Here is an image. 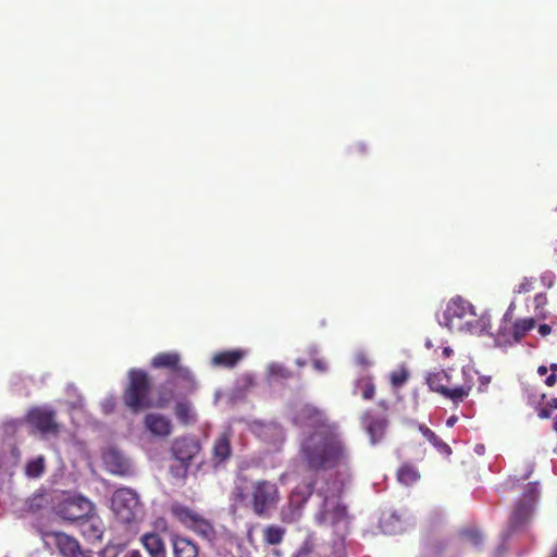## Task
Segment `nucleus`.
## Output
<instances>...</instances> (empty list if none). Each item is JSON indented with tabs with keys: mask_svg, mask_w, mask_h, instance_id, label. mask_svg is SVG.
I'll use <instances>...</instances> for the list:
<instances>
[{
	"mask_svg": "<svg viewBox=\"0 0 557 557\" xmlns=\"http://www.w3.org/2000/svg\"><path fill=\"white\" fill-rule=\"evenodd\" d=\"M82 535L88 541H99L104 532V524L96 510L89 512L77 523Z\"/></svg>",
	"mask_w": 557,
	"mask_h": 557,
	"instance_id": "obj_14",
	"label": "nucleus"
},
{
	"mask_svg": "<svg viewBox=\"0 0 557 557\" xmlns=\"http://www.w3.org/2000/svg\"><path fill=\"white\" fill-rule=\"evenodd\" d=\"M531 510H532L531 504H525V503L521 502L516 507V509L510 518V522H509L510 528L512 530H516L519 527H521L527 521L529 516L531 515Z\"/></svg>",
	"mask_w": 557,
	"mask_h": 557,
	"instance_id": "obj_26",
	"label": "nucleus"
},
{
	"mask_svg": "<svg viewBox=\"0 0 557 557\" xmlns=\"http://www.w3.org/2000/svg\"><path fill=\"white\" fill-rule=\"evenodd\" d=\"M533 282L530 278L524 277L519 285L515 288L516 293H528L532 289Z\"/></svg>",
	"mask_w": 557,
	"mask_h": 557,
	"instance_id": "obj_37",
	"label": "nucleus"
},
{
	"mask_svg": "<svg viewBox=\"0 0 557 557\" xmlns=\"http://www.w3.org/2000/svg\"><path fill=\"white\" fill-rule=\"evenodd\" d=\"M398 481L405 485H410L418 481L419 472L411 466H403L398 470Z\"/></svg>",
	"mask_w": 557,
	"mask_h": 557,
	"instance_id": "obj_29",
	"label": "nucleus"
},
{
	"mask_svg": "<svg viewBox=\"0 0 557 557\" xmlns=\"http://www.w3.org/2000/svg\"><path fill=\"white\" fill-rule=\"evenodd\" d=\"M27 422L41 434H57L59 424L55 421V412L49 406L36 407L28 411Z\"/></svg>",
	"mask_w": 557,
	"mask_h": 557,
	"instance_id": "obj_11",
	"label": "nucleus"
},
{
	"mask_svg": "<svg viewBox=\"0 0 557 557\" xmlns=\"http://www.w3.org/2000/svg\"><path fill=\"white\" fill-rule=\"evenodd\" d=\"M362 424L370 436L371 443L374 445L379 443L386 431L387 421L384 418H374L367 412L362 418Z\"/></svg>",
	"mask_w": 557,
	"mask_h": 557,
	"instance_id": "obj_16",
	"label": "nucleus"
},
{
	"mask_svg": "<svg viewBox=\"0 0 557 557\" xmlns=\"http://www.w3.org/2000/svg\"><path fill=\"white\" fill-rule=\"evenodd\" d=\"M404 516L394 512L387 518L381 520V527L385 533L396 534L403 532L406 528L404 525Z\"/></svg>",
	"mask_w": 557,
	"mask_h": 557,
	"instance_id": "obj_24",
	"label": "nucleus"
},
{
	"mask_svg": "<svg viewBox=\"0 0 557 557\" xmlns=\"http://www.w3.org/2000/svg\"><path fill=\"white\" fill-rule=\"evenodd\" d=\"M294 422L317 429L301 444V456L308 467L314 470L333 469L341 476L339 480L326 481L318 488L321 505L315 520L320 525L344 530L348 524V515L341 502V494L346 480L351 475L350 450L337 426L327 423L324 412L318 408L302 406L295 414Z\"/></svg>",
	"mask_w": 557,
	"mask_h": 557,
	"instance_id": "obj_1",
	"label": "nucleus"
},
{
	"mask_svg": "<svg viewBox=\"0 0 557 557\" xmlns=\"http://www.w3.org/2000/svg\"><path fill=\"white\" fill-rule=\"evenodd\" d=\"M550 370H552L553 372H556V371H557V363H552V364H550Z\"/></svg>",
	"mask_w": 557,
	"mask_h": 557,
	"instance_id": "obj_54",
	"label": "nucleus"
},
{
	"mask_svg": "<svg viewBox=\"0 0 557 557\" xmlns=\"http://www.w3.org/2000/svg\"><path fill=\"white\" fill-rule=\"evenodd\" d=\"M46 469V460L44 456H37L28 460L25 465V474L29 479L40 478Z\"/></svg>",
	"mask_w": 557,
	"mask_h": 557,
	"instance_id": "obj_27",
	"label": "nucleus"
},
{
	"mask_svg": "<svg viewBox=\"0 0 557 557\" xmlns=\"http://www.w3.org/2000/svg\"><path fill=\"white\" fill-rule=\"evenodd\" d=\"M128 375L129 386L125 391L124 401L134 411L152 406L163 408L170 401L172 395L169 397H160L156 404L151 403L148 397L149 382L144 371L131 370Z\"/></svg>",
	"mask_w": 557,
	"mask_h": 557,
	"instance_id": "obj_3",
	"label": "nucleus"
},
{
	"mask_svg": "<svg viewBox=\"0 0 557 557\" xmlns=\"http://www.w3.org/2000/svg\"><path fill=\"white\" fill-rule=\"evenodd\" d=\"M200 445L194 437H180L172 444V453L181 462L190 461L199 451Z\"/></svg>",
	"mask_w": 557,
	"mask_h": 557,
	"instance_id": "obj_15",
	"label": "nucleus"
},
{
	"mask_svg": "<svg viewBox=\"0 0 557 557\" xmlns=\"http://www.w3.org/2000/svg\"><path fill=\"white\" fill-rule=\"evenodd\" d=\"M181 357L177 352H161L153 357L151 364L153 368H166L171 370V380L169 384L176 386L185 392H193L196 388V382L191 372L180 364Z\"/></svg>",
	"mask_w": 557,
	"mask_h": 557,
	"instance_id": "obj_6",
	"label": "nucleus"
},
{
	"mask_svg": "<svg viewBox=\"0 0 557 557\" xmlns=\"http://www.w3.org/2000/svg\"><path fill=\"white\" fill-rule=\"evenodd\" d=\"M245 354V350L242 349L222 351L212 357V364L216 367H234Z\"/></svg>",
	"mask_w": 557,
	"mask_h": 557,
	"instance_id": "obj_20",
	"label": "nucleus"
},
{
	"mask_svg": "<svg viewBox=\"0 0 557 557\" xmlns=\"http://www.w3.org/2000/svg\"><path fill=\"white\" fill-rule=\"evenodd\" d=\"M311 494V484L297 486L289 496L288 505L283 507L281 511L282 521L286 523L296 522L301 517L302 508Z\"/></svg>",
	"mask_w": 557,
	"mask_h": 557,
	"instance_id": "obj_9",
	"label": "nucleus"
},
{
	"mask_svg": "<svg viewBox=\"0 0 557 557\" xmlns=\"http://www.w3.org/2000/svg\"><path fill=\"white\" fill-rule=\"evenodd\" d=\"M123 557H141V554L139 550L133 549L127 552Z\"/></svg>",
	"mask_w": 557,
	"mask_h": 557,
	"instance_id": "obj_46",
	"label": "nucleus"
},
{
	"mask_svg": "<svg viewBox=\"0 0 557 557\" xmlns=\"http://www.w3.org/2000/svg\"><path fill=\"white\" fill-rule=\"evenodd\" d=\"M357 362L360 364H368V361L366 359V356L363 354H359L357 356Z\"/></svg>",
	"mask_w": 557,
	"mask_h": 557,
	"instance_id": "obj_48",
	"label": "nucleus"
},
{
	"mask_svg": "<svg viewBox=\"0 0 557 557\" xmlns=\"http://www.w3.org/2000/svg\"><path fill=\"white\" fill-rule=\"evenodd\" d=\"M140 541L150 557H166L164 543L158 534H144Z\"/></svg>",
	"mask_w": 557,
	"mask_h": 557,
	"instance_id": "obj_19",
	"label": "nucleus"
},
{
	"mask_svg": "<svg viewBox=\"0 0 557 557\" xmlns=\"http://www.w3.org/2000/svg\"><path fill=\"white\" fill-rule=\"evenodd\" d=\"M332 554L333 557H345L344 542L342 539L334 543Z\"/></svg>",
	"mask_w": 557,
	"mask_h": 557,
	"instance_id": "obj_38",
	"label": "nucleus"
},
{
	"mask_svg": "<svg viewBox=\"0 0 557 557\" xmlns=\"http://www.w3.org/2000/svg\"><path fill=\"white\" fill-rule=\"evenodd\" d=\"M235 500H245L246 496L244 495L243 491L240 488H236L234 492Z\"/></svg>",
	"mask_w": 557,
	"mask_h": 557,
	"instance_id": "obj_44",
	"label": "nucleus"
},
{
	"mask_svg": "<svg viewBox=\"0 0 557 557\" xmlns=\"http://www.w3.org/2000/svg\"><path fill=\"white\" fill-rule=\"evenodd\" d=\"M171 512L183 524L194 530L201 536L210 539L213 535V528L210 524V522L203 519L200 515H198L190 508L180 504H174L171 507Z\"/></svg>",
	"mask_w": 557,
	"mask_h": 557,
	"instance_id": "obj_8",
	"label": "nucleus"
},
{
	"mask_svg": "<svg viewBox=\"0 0 557 557\" xmlns=\"http://www.w3.org/2000/svg\"><path fill=\"white\" fill-rule=\"evenodd\" d=\"M361 392L364 399H371L374 395V384L370 379L363 377L356 382L354 393Z\"/></svg>",
	"mask_w": 557,
	"mask_h": 557,
	"instance_id": "obj_31",
	"label": "nucleus"
},
{
	"mask_svg": "<svg viewBox=\"0 0 557 557\" xmlns=\"http://www.w3.org/2000/svg\"><path fill=\"white\" fill-rule=\"evenodd\" d=\"M95 510V505L82 495H64L54 505V512L64 521L78 523L89 512Z\"/></svg>",
	"mask_w": 557,
	"mask_h": 557,
	"instance_id": "obj_7",
	"label": "nucleus"
},
{
	"mask_svg": "<svg viewBox=\"0 0 557 557\" xmlns=\"http://www.w3.org/2000/svg\"><path fill=\"white\" fill-rule=\"evenodd\" d=\"M451 352H453L451 348H449V347L444 348L443 354H444L446 357H449V356L451 355Z\"/></svg>",
	"mask_w": 557,
	"mask_h": 557,
	"instance_id": "obj_51",
	"label": "nucleus"
},
{
	"mask_svg": "<svg viewBox=\"0 0 557 557\" xmlns=\"http://www.w3.org/2000/svg\"><path fill=\"white\" fill-rule=\"evenodd\" d=\"M554 429H555V431L557 432V417H556V419H555Z\"/></svg>",
	"mask_w": 557,
	"mask_h": 557,
	"instance_id": "obj_56",
	"label": "nucleus"
},
{
	"mask_svg": "<svg viewBox=\"0 0 557 557\" xmlns=\"http://www.w3.org/2000/svg\"><path fill=\"white\" fill-rule=\"evenodd\" d=\"M547 371H548V370H547V368H546L545 366H541V367H539V369H537V373H539L541 376L546 375Z\"/></svg>",
	"mask_w": 557,
	"mask_h": 557,
	"instance_id": "obj_50",
	"label": "nucleus"
},
{
	"mask_svg": "<svg viewBox=\"0 0 557 557\" xmlns=\"http://www.w3.org/2000/svg\"><path fill=\"white\" fill-rule=\"evenodd\" d=\"M447 380V374L444 372H437L430 374L428 377V385L429 387L442 395H444L445 389L447 386L444 385V381Z\"/></svg>",
	"mask_w": 557,
	"mask_h": 557,
	"instance_id": "obj_30",
	"label": "nucleus"
},
{
	"mask_svg": "<svg viewBox=\"0 0 557 557\" xmlns=\"http://www.w3.org/2000/svg\"><path fill=\"white\" fill-rule=\"evenodd\" d=\"M463 535L474 546H478L482 541V536L476 530H468Z\"/></svg>",
	"mask_w": 557,
	"mask_h": 557,
	"instance_id": "obj_36",
	"label": "nucleus"
},
{
	"mask_svg": "<svg viewBox=\"0 0 557 557\" xmlns=\"http://www.w3.org/2000/svg\"><path fill=\"white\" fill-rule=\"evenodd\" d=\"M535 326V321L532 318L521 319L516 321L512 327V339H503L500 335H497L495 342L498 346L503 345H511L513 343L520 342V339L533 327Z\"/></svg>",
	"mask_w": 557,
	"mask_h": 557,
	"instance_id": "obj_18",
	"label": "nucleus"
},
{
	"mask_svg": "<svg viewBox=\"0 0 557 557\" xmlns=\"http://www.w3.org/2000/svg\"><path fill=\"white\" fill-rule=\"evenodd\" d=\"M483 450H484L483 445H478V446L475 447V451H476L478 454H483Z\"/></svg>",
	"mask_w": 557,
	"mask_h": 557,
	"instance_id": "obj_52",
	"label": "nucleus"
},
{
	"mask_svg": "<svg viewBox=\"0 0 557 557\" xmlns=\"http://www.w3.org/2000/svg\"><path fill=\"white\" fill-rule=\"evenodd\" d=\"M555 281V275L550 271H546L541 275V282L546 287H552Z\"/></svg>",
	"mask_w": 557,
	"mask_h": 557,
	"instance_id": "obj_39",
	"label": "nucleus"
},
{
	"mask_svg": "<svg viewBox=\"0 0 557 557\" xmlns=\"http://www.w3.org/2000/svg\"><path fill=\"white\" fill-rule=\"evenodd\" d=\"M305 363H306V362H305L304 360H301V359H298V360H297V364H298L299 367L305 366Z\"/></svg>",
	"mask_w": 557,
	"mask_h": 557,
	"instance_id": "obj_55",
	"label": "nucleus"
},
{
	"mask_svg": "<svg viewBox=\"0 0 557 557\" xmlns=\"http://www.w3.org/2000/svg\"><path fill=\"white\" fill-rule=\"evenodd\" d=\"M534 310H535V313L537 317H541V318H544L545 317V313H544V307L547 302V299H546V295L545 294H537L535 297H534Z\"/></svg>",
	"mask_w": 557,
	"mask_h": 557,
	"instance_id": "obj_34",
	"label": "nucleus"
},
{
	"mask_svg": "<svg viewBox=\"0 0 557 557\" xmlns=\"http://www.w3.org/2000/svg\"><path fill=\"white\" fill-rule=\"evenodd\" d=\"M76 406H77V407H82V406H83V404H82V399H79V400L77 401V405H76Z\"/></svg>",
	"mask_w": 557,
	"mask_h": 557,
	"instance_id": "obj_57",
	"label": "nucleus"
},
{
	"mask_svg": "<svg viewBox=\"0 0 557 557\" xmlns=\"http://www.w3.org/2000/svg\"><path fill=\"white\" fill-rule=\"evenodd\" d=\"M553 409H550L549 407H546V408H542L540 411H539V417L542 418V419H547L549 418L550 416V411Z\"/></svg>",
	"mask_w": 557,
	"mask_h": 557,
	"instance_id": "obj_43",
	"label": "nucleus"
},
{
	"mask_svg": "<svg viewBox=\"0 0 557 557\" xmlns=\"http://www.w3.org/2000/svg\"><path fill=\"white\" fill-rule=\"evenodd\" d=\"M102 406V410L106 412V413H109L113 410L114 408V401L112 398H107L103 400V403L101 404Z\"/></svg>",
	"mask_w": 557,
	"mask_h": 557,
	"instance_id": "obj_40",
	"label": "nucleus"
},
{
	"mask_svg": "<svg viewBox=\"0 0 557 557\" xmlns=\"http://www.w3.org/2000/svg\"><path fill=\"white\" fill-rule=\"evenodd\" d=\"M174 557H197L198 548L189 540L175 537L173 540Z\"/></svg>",
	"mask_w": 557,
	"mask_h": 557,
	"instance_id": "obj_21",
	"label": "nucleus"
},
{
	"mask_svg": "<svg viewBox=\"0 0 557 557\" xmlns=\"http://www.w3.org/2000/svg\"><path fill=\"white\" fill-rule=\"evenodd\" d=\"M268 374L271 379H287L290 376V372L277 362H272L268 366Z\"/></svg>",
	"mask_w": 557,
	"mask_h": 557,
	"instance_id": "obj_32",
	"label": "nucleus"
},
{
	"mask_svg": "<svg viewBox=\"0 0 557 557\" xmlns=\"http://www.w3.org/2000/svg\"><path fill=\"white\" fill-rule=\"evenodd\" d=\"M280 492L275 483L267 480H258L251 484L249 504L252 511L268 518L280 502Z\"/></svg>",
	"mask_w": 557,
	"mask_h": 557,
	"instance_id": "obj_4",
	"label": "nucleus"
},
{
	"mask_svg": "<svg viewBox=\"0 0 557 557\" xmlns=\"http://www.w3.org/2000/svg\"><path fill=\"white\" fill-rule=\"evenodd\" d=\"M230 432L223 433L214 443L213 456L218 461H224L231 456Z\"/></svg>",
	"mask_w": 557,
	"mask_h": 557,
	"instance_id": "obj_22",
	"label": "nucleus"
},
{
	"mask_svg": "<svg viewBox=\"0 0 557 557\" xmlns=\"http://www.w3.org/2000/svg\"><path fill=\"white\" fill-rule=\"evenodd\" d=\"M547 407H549L553 410L557 409V398H552L550 400H548Z\"/></svg>",
	"mask_w": 557,
	"mask_h": 557,
	"instance_id": "obj_49",
	"label": "nucleus"
},
{
	"mask_svg": "<svg viewBox=\"0 0 557 557\" xmlns=\"http://www.w3.org/2000/svg\"><path fill=\"white\" fill-rule=\"evenodd\" d=\"M46 545H54L62 557H85L79 543L63 532H41Z\"/></svg>",
	"mask_w": 557,
	"mask_h": 557,
	"instance_id": "obj_10",
	"label": "nucleus"
},
{
	"mask_svg": "<svg viewBox=\"0 0 557 557\" xmlns=\"http://www.w3.org/2000/svg\"><path fill=\"white\" fill-rule=\"evenodd\" d=\"M457 420H458V419H457V417H456V416H451V417H449V418L447 419V421H446V425H447L448 428H453V426L456 424Z\"/></svg>",
	"mask_w": 557,
	"mask_h": 557,
	"instance_id": "obj_47",
	"label": "nucleus"
},
{
	"mask_svg": "<svg viewBox=\"0 0 557 557\" xmlns=\"http://www.w3.org/2000/svg\"><path fill=\"white\" fill-rule=\"evenodd\" d=\"M533 469L532 467L529 468L528 472L525 473V475L523 476V479H528L530 476V474L532 473Z\"/></svg>",
	"mask_w": 557,
	"mask_h": 557,
	"instance_id": "obj_53",
	"label": "nucleus"
},
{
	"mask_svg": "<svg viewBox=\"0 0 557 557\" xmlns=\"http://www.w3.org/2000/svg\"><path fill=\"white\" fill-rule=\"evenodd\" d=\"M438 323L451 332L481 335L490 326V320L485 315H478L473 306L461 297L451 298L441 315Z\"/></svg>",
	"mask_w": 557,
	"mask_h": 557,
	"instance_id": "obj_2",
	"label": "nucleus"
},
{
	"mask_svg": "<svg viewBox=\"0 0 557 557\" xmlns=\"http://www.w3.org/2000/svg\"><path fill=\"white\" fill-rule=\"evenodd\" d=\"M146 430L156 437H168L172 434L173 423L171 419L159 412H150L145 416Z\"/></svg>",
	"mask_w": 557,
	"mask_h": 557,
	"instance_id": "obj_13",
	"label": "nucleus"
},
{
	"mask_svg": "<svg viewBox=\"0 0 557 557\" xmlns=\"http://www.w3.org/2000/svg\"><path fill=\"white\" fill-rule=\"evenodd\" d=\"M313 368L319 372H326L327 366L323 360L314 359L313 360Z\"/></svg>",
	"mask_w": 557,
	"mask_h": 557,
	"instance_id": "obj_41",
	"label": "nucleus"
},
{
	"mask_svg": "<svg viewBox=\"0 0 557 557\" xmlns=\"http://www.w3.org/2000/svg\"><path fill=\"white\" fill-rule=\"evenodd\" d=\"M539 494V488H537V484L536 483H531L527 486L525 491H524V502L525 504H531V502L534 500V498L537 496Z\"/></svg>",
	"mask_w": 557,
	"mask_h": 557,
	"instance_id": "obj_35",
	"label": "nucleus"
},
{
	"mask_svg": "<svg viewBox=\"0 0 557 557\" xmlns=\"http://www.w3.org/2000/svg\"><path fill=\"white\" fill-rule=\"evenodd\" d=\"M419 431L423 437L430 442L440 453L449 455L451 453L450 447L444 443L431 429L424 424L419 425Z\"/></svg>",
	"mask_w": 557,
	"mask_h": 557,
	"instance_id": "obj_25",
	"label": "nucleus"
},
{
	"mask_svg": "<svg viewBox=\"0 0 557 557\" xmlns=\"http://www.w3.org/2000/svg\"><path fill=\"white\" fill-rule=\"evenodd\" d=\"M285 529L278 525H269L263 531L264 541L270 545H277L282 542Z\"/></svg>",
	"mask_w": 557,
	"mask_h": 557,
	"instance_id": "obj_28",
	"label": "nucleus"
},
{
	"mask_svg": "<svg viewBox=\"0 0 557 557\" xmlns=\"http://www.w3.org/2000/svg\"><path fill=\"white\" fill-rule=\"evenodd\" d=\"M462 374L465 376V383L454 388L446 387L445 393L443 395L455 403L462 401L466 397H468L473 386L472 370L469 368H462Z\"/></svg>",
	"mask_w": 557,
	"mask_h": 557,
	"instance_id": "obj_17",
	"label": "nucleus"
},
{
	"mask_svg": "<svg viewBox=\"0 0 557 557\" xmlns=\"http://www.w3.org/2000/svg\"><path fill=\"white\" fill-rule=\"evenodd\" d=\"M176 418L181 423L194 424L197 421V414L189 401H178L175 407Z\"/></svg>",
	"mask_w": 557,
	"mask_h": 557,
	"instance_id": "obj_23",
	"label": "nucleus"
},
{
	"mask_svg": "<svg viewBox=\"0 0 557 557\" xmlns=\"http://www.w3.org/2000/svg\"><path fill=\"white\" fill-rule=\"evenodd\" d=\"M545 383L548 386H553L556 383V375L552 373L549 376L546 377Z\"/></svg>",
	"mask_w": 557,
	"mask_h": 557,
	"instance_id": "obj_45",
	"label": "nucleus"
},
{
	"mask_svg": "<svg viewBox=\"0 0 557 557\" xmlns=\"http://www.w3.org/2000/svg\"><path fill=\"white\" fill-rule=\"evenodd\" d=\"M103 463L113 474L127 475L133 472L131 460L115 448H109L103 454Z\"/></svg>",
	"mask_w": 557,
	"mask_h": 557,
	"instance_id": "obj_12",
	"label": "nucleus"
},
{
	"mask_svg": "<svg viewBox=\"0 0 557 557\" xmlns=\"http://www.w3.org/2000/svg\"><path fill=\"white\" fill-rule=\"evenodd\" d=\"M552 557H557V548L554 550Z\"/></svg>",
	"mask_w": 557,
	"mask_h": 557,
	"instance_id": "obj_58",
	"label": "nucleus"
},
{
	"mask_svg": "<svg viewBox=\"0 0 557 557\" xmlns=\"http://www.w3.org/2000/svg\"><path fill=\"white\" fill-rule=\"evenodd\" d=\"M111 508L122 523L137 522L143 512V506L137 492L129 487H121L114 491L111 498Z\"/></svg>",
	"mask_w": 557,
	"mask_h": 557,
	"instance_id": "obj_5",
	"label": "nucleus"
},
{
	"mask_svg": "<svg viewBox=\"0 0 557 557\" xmlns=\"http://www.w3.org/2000/svg\"><path fill=\"white\" fill-rule=\"evenodd\" d=\"M408 379V372L400 368L391 374V382L395 387L401 386Z\"/></svg>",
	"mask_w": 557,
	"mask_h": 557,
	"instance_id": "obj_33",
	"label": "nucleus"
},
{
	"mask_svg": "<svg viewBox=\"0 0 557 557\" xmlns=\"http://www.w3.org/2000/svg\"><path fill=\"white\" fill-rule=\"evenodd\" d=\"M537 332L542 337H545L552 332V327L548 324H541Z\"/></svg>",
	"mask_w": 557,
	"mask_h": 557,
	"instance_id": "obj_42",
	"label": "nucleus"
}]
</instances>
